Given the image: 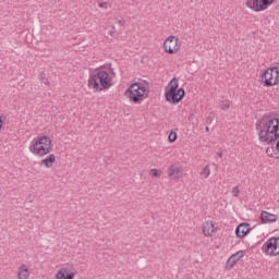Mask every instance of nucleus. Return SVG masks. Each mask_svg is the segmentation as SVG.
Segmentation results:
<instances>
[{
  "mask_svg": "<svg viewBox=\"0 0 279 279\" xmlns=\"http://www.w3.org/2000/svg\"><path fill=\"white\" fill-rule=\"evenodd\" d=\"M184 95H186V92H184L183 88H179L175 92V104H180L182 99H184Z\"/></svg>",
  "mask_w": 279,
  "mask_h": 279,
  "instance_id": "19",
  "label": "nucleus"
},
{
  "mask_svg": "<svg viewBox=\"0 0 279 279\" xmlns=\"http://www.w3.org/2000/svg\"><path fill=\"white\" fill-rule=\"evenodd\" d=\"M175 171H177V175H178V173H180V168H177V170H175Z\"/></svg>",
  "mask_w": 279,
  "mask_h": 279,
  "instance_id": "29",
  "label": "nucleus"
},
{
  "mask_svg": "<svg viewBox=\"0 0 279 279\" xmlns=\"http://www.w3.org/2000/svg\"><path fill=\"white\" fill-rule=\"evenodd\" d=\"M117 84V71L112 64L100 65L89 72L87 87L94 93H106Z\"/></svg>",
  "mask_w": 279,
  "mask_h": 279,
  "instance_id": "1",
  "label": "nucleus"
},
{
  "mask_svg": "<svg viewBox=\"0 0 279 279\" xmlns=\"http://www.w3.org/2000/svg\"><path fill=\"white\" fill-rule=\"evenodd\" d=\"M219 106L221 108V110H229L230 109V100L226 99V100H221L219 102Z\"/></svg>",
  "mask_w": 279,
  "mask_h": 279,
  "instance_id": "21",
  "label": "nucleus"
},
{
  "mask_svg": "<svg viewBox=\"0 0 279 279\" xmlns=\"http://www.w3.org/2000/svg\"><path fill=\"white\" fill-rule=\"evenodd\" d=\"M235 234L238 239H243L250 234V223L243 222L240 223L235 229Z\"/></svg>",
  "mask_w": 279,
  "mask_h": 279,
  "instance_id": "13",
  "label": "nucleus"
},
{
  "mask_svg": "<svg viewBox=\"0 0 279 279\" xmlns=\"http://www.w3.org/2000/svg\"><path fill=\"white\" fill-rule=\"evenodd\" d=\"M98 8H101L102 10H106L108 8V3H106V2H98Z\"/></svg>",
  "mask_w": 279,
  "mask_h": 279,
  "instance_id": "25",
  "label": "nucleus"
},
{
  "mask_svg": "<svg viewBox=\"0 0 279 279\" xmlns=\"http://www.w3.org/2000/svg\"><path fill=\"white\" fill-rule=\"evenodd\" d=\"M260 221L262 223H275V221H278V216L268 211H262Z\"/></svg>",
  "mask_w": 279,
  "mask_h": 279,
  "instance_id": "14",
  "label": "nucleus"
},
{
  "mask_svg": "<svg viewBox=\"0 0 279 279\" xmlns=\"http://www.w3.org/2000/svg\"><path fill=\"white\" fill-rule=\"evenodd\" d=\"M175 41L178 43V38L175 39Z\"/></svg>",
  "mask_w": 279,
  "mask_h": 279,
  "instance_id": "32",
  "label": "nucleus"
},
{
  "mask_svg": "<svg viewBox=\"0 0 279 279\" xmlns=\"http://www.w3.org/2000/svg\"><path fill=\"white\" fill-rule=\"evenodd\" d=\"M264 86H278L279 84V70L278 66L268 68L262 75Z\"/></svg>",
  "mask_w": 279,
  "mask_h": 279,
  "instance_id": "6",
  "label": "nucleus"
},
{
  "mask_svg": "<svg viewBox=\"0 0 279 279\" xmlns=\"http://www.w3.org/2000/svg\"><path fill=\"white\" fill-rule=\"evenodd\" d=\"M165 97L168 104H175V78H172L165 88Z\"/></svg>",
  "mask_w": 279,
  "mask_h": 279,
  "instance_id": "9",
  "label": "nucleus"
},
{
  "mask_svg": "<svg viewBox=\"0 0 279 279\" xmlns=\"http://www.w3.org/2000/svg\"><path fill=\"white\" fill-rule=\"evenodd\" d=\"M201 180H206L210 175V165H206L201 169Z\"/></svg>",
  "mask_w": 279,
  "mask_h": 279,
  "instance_id": "17",
  "label": "nucleus"
},
{
  "mask_svg": "<svg viewBox=\"0 0 279 279\" xmlns=\"http://www.w3.org/2000/svg\"><path fill=\"white\" fill-rule=\"evenodd\" d=\"M77 278V268L73 264L61 265L54 274L53 279H75Z\"/></svg>",
  "mask_w": 279,
  "mask_h": 279,
  "instance_id": "5",
  "label": "nucleus"
},
{
  "mask_svg": "<svg viewBox=\"0 0 279 279\" xmlns=\"http://www.w3.org/2000/svg\"><path fill=\"white\" fill-rule=\"evenodd\" d=\"M259 143L271 145L279 138V119L264 116L255 123Z\"/></svg>",
  "mask_w": 279,
  "mask_h": 279,
  "instance_id": "2",
  "label": "nucleus"
},
{
  "mask_svg": "<svg viewBox=\"0 0 279 279\" xmlns=\"http://www.w3.org/2000/svg\"><path fill=\"white\" fill-rule=\"evenodd\" d=\"M5 125V118L0 113V132L3 130Z\"/></svg>",
  "mask_w": 279,
  "mask_h": 279,
  "instance_id": "23",
  "label": "nucleus"
},
{
  "mask_svg": "<svg viewBox=\"0 0 279 279\" xmlns=\"http://www.w3.org/2000/svg\"><path fill=\"white\" fill-rule=\"evenodd\" d=\"M56 160H57L56 155L50 153L46 155V158L41 160V165L43 167H46V169H51V167L56 165Z\"/></svg>",
  "mask_w": 279,
  "mask_h": 279,
  "instance_id": "15",
  "label": "nucleus"
},
{
  "mask_svg": "<svg viewBox=\"0 0 279 279\" xmlns=\"http://www.w3.org/2000/svg\"><path fill=\"white\" fill-rule=\"evenodd\" d=\"M276 0H246L245 5L253 12H263L269 8Z\"/></svg>",
  "mask_w": 279,
  "mask_h": 279,
  "instance_id": "8",
  "label": "nucleus"
},
{
  "mask_svg": "<svg viewBox=\"0 0 279 279\" xmlns=\"http://www.w3.org/2000/svg\"><path fill=\"white\" fill-rule=\"evenodd\" d=\"M205 130H206V132H210V129H209L208 126H206V129H205Z\"/></svg>",
  "mask_w": 279,
  "mask_h": 279,
  "instance_id": "28",
  "label": "nucleus"
},
{
  "mask_svg": "<svg viewBox=\"0 0 279 279\" xmlns=\"http://www.w3.org/2000/svg\"><path fill=\"white\" fill-rule=\"evenodd\" d=\"M231 193H232V196H233V197H236V196L241 193V190H239V185H235V186L232 189Z\"/></svg>",
  "mask_w": 279,
  "mask_h": 279,
  "instance_id": "22",
  "label": "nucleus"
},
{
  "mask_svg": "<svg viewBox=\"0 0 279 279\" xmlns=\"http://www.w3.org/2000/svg\"><path fill=\"white\" fill-rule=\"evenodd\" d=\"M203 233L206 236H213L215 234V225L213 222H209V221L204 222Z\"/></svg>",
  "mask_w": 279,
  "mask_h": 279,
  "instance_id": "16",
  "label": "nucleus"
},
{
  "mask_svg": "<svg viewBox=\"0 0 279 279\" xmlns=\"http://www.w3.org/2000/svg\"><path fill=\"white\" fill-rule=\"evenodd\" d=\"M163 49L166 53H175V37L169 36L163 41Z\"/></svg>",
  "mask_w": 279,
  "mask_h": 279,
  "instance_id": "12",
  "label": "nucleus"
},
{
  "mask_svg": "<svg viewBox=\"0 0 279 279\" xmlns=\"http://www.w3.org/2000/svg\"><path fill=\"white\" fill-rule=\"evenodd\" d=\"M217 156H218L219 158H223V151L219 150V151L217 153Z\"/></svg>",
  "mask_w": 279,
  "mask_h": 279,
  "instance_id": "26",
  "label": "nucleus"
},
{
  "mask_svg": "<svg viewBox=\"0 0 279 279\" xmlns=\"http://www.w3.org/2000/svg\"><path fill=\"white\" fill-rule=\"evenodd\" d=\"M17 279H29L32 277V271L27 264H21L16 271Z\"/></svg>",
  "mask_w": 279,
  "mask_h": 279,
  "instance_id": "11",
  "label": "nucleus"
},
{
  "mask_svg": "<svg viewBox=\"0 0 279 279\" xmlns=\"http://www.w3.org/2000/svg\"><path fill=\"white\" fill-rule=\"evenodd\" d=\"M28 151L35 158H45L53 151V141L49 135H37L29 142Z\"/></svg>",
  "mask_w": 279,
  "mask_h": 279,
  "instance_id": "3",
  "label": "nucleus"
},
{
  "mask_svg": "<svg viewBox=\"0 0 279 279\" xmlns=\"http://www.w3.org/2000/svg\"><path fill=\"white\" fill-rule=\"evenodd\" d=\"M175 47H178V43H175Z\"/></svg>",
  "mask_w": 279,
  "mask_h": 279,
  "instance_id": "31",
  "label": "nucleus"
},
{
  "mask_svg": "<svg viewBox=\"0 0 279 279\" xmlns=\"http://www.w3.org/2000/svg\"><path fill=\"white\" fill-rule=\"evenodd\" d=\"M170 143H175V132H171L168 136Z\"/></svg>",
  "mask_w": 279,
  "mask_h": 279,
  "instance_id": "24",
  "label": "nucleus"
},
{
  "mask_svg": "<svg viewBox=\"0 0 279 279\" xmlns=\"http://www.w3.org/2000/svg\"><path fill=\"white\" fill-rule=\"evenodd\" d=\"M244 256H245L244 251H238L236 253L232 254L226 263V269H232L234 265H236V263H239V260Z\"/></svg>",
  "mask_w": 279,
  "mask_h": 279,
  "instance_id": "10",
  "label": "nucleus"
},
{
  "mask_svg": "<svg viewBox=\"0 0 279 279\" xmlns=\"http://www.w3.org/2000/svg\"><path fill=\"white\" fill-rule=\"evenodd\" d=\"M262 252L267 254V256H278L279 255V238H270L262 246Z\"/></svg>",
  "mask_w": 279,
  "mask_h": 279,
  "instance_id": "7",
  "label": "nucleus"
},
{
  "mask_svg": "<svg viewBox=\"0 0 279 279\" xmlns=\"http://www.w3.org/2000/svg\"><path fill=\"white\" fill-rule=\"evenodd\" d=\"M208 123H213V120L210 118L207 119Z\"/></svg>",
  "mask_w": 279,
  "mask_h": 279,
  "instance_id": "27",
  "label": "nucleus"
},
{
  "mask_svg": "<svg viewBox=\"0 0 279 279\" xmlns=\"http://www.w3.org/2000/svg\"><path fill=\"white\" fill-rule=\"evenodd\" d=\"M124 96L130 104H143L149 97V83L146 81L131 83L125 89Z\"/></svg>",
  "mask_w": 279,
  "mask_h": 279,
  "instance_id": "4",
  "label": "nucleus"
},
{
  "mask_svg": "<svg viewBox=\"0 0 279 279\" xmlns=\"http://www.w3.org/2000/svg\"><path fill=\"white\" fill-rule=\"evenodd\" d=\"M148 175H149V178H162V170H160L158 168H151L148 171Z\"/></svg>",
  "mask_w": 279,
  "mask_h": 279,
  "instance_id": "18",
  "label": "nucleus"
},
{
  "mask_svg": "<svg viewBox=\"0 0 279 279\" xmlns=\"http://www.w3.org/2000/svg\"><path fill=\"white\" fill-rule=\"evenodd\" d=\"M175 82H177V83H175V88L178 89V86H179V85H178V80H177Z\"/></svg>",
  "mask_w": 279,
  "mask_h": 279,
  "instance_id": "30",
  "label": "nucleus"
},
{
  "mask_svg": "<svg viewBox=\"0 0 279 279\" xmlns=\"http://www.w3.org/2000/svg\"><path fill=\"white\" fill-rule=\"evenodd\" d=\"M167 175L170 180L175 179V166H170L167 170Z\"/></svg>",
  "mask_w": 279,
  "mask_h": 279,
  "instance_id": "20",
  "label": "nucleus"
}]
</instances>
